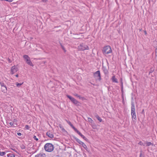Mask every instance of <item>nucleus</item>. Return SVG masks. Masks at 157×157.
<instances>
[{
  "label": "nucleus",
  "instance_id": "f257e3e1",
  "mask_svg": "<svg viewBox=\"0 0 157 157\" xmlns=\"http://www.w3.org/2000/svg\"><path fill=\"white\" fill-rule=\"evenodd\" d=\"M131 115L132 121L136 122V117L135 112V106L133 103L132 104Z\"/></svg>",
  "mask_w": 157,
  "mask_h": 157
},
{
  "label": "nucleus",
  "instance_id": "f03ea898",
  "mask_svg": "<svg viewBox=\"0 0 157 157\" xmlns=\"http://www.w3.org/2000/svg\"><path fill=\"white\" fill-rule=\"evenodd\" d=\"M54 148L53 145L49 143L46 144L44 146L45 150L48 152L52 151L53 150Z\"/></svg>",
  "mask_w": 157,
  "mask_h": 157
},
{
  "label": "nucleus",
  "instance_id": "7ed1b4c3",
  "mask_svg": "<svg viewBox=\"0 0 157 157\" xmlns=\"http://www.w3.org/2000/svg\"><path fill=\"white\" fill-rule=\"evenodd\" d=\"M67 96L70 100L76 106L80 105V103L75 98L72 97L71 96L69 95H67Z\"/></svg>",
  "mask_w": 157,
  "mask_h": 157
},
{
  "label": "nucleus",
  "instance_id": "20e7f679",
  "mask_svg": "<svg viewBox=\"0 0 157 157\" xmlns=\"http://www.w3.org/2000/svg\"><path fill=\"white\" fill-rule=\"evenodd\" d=\"M78 49L79 51H84L86 50H89V47L83 44H81L78 47Z\"/></svg>",
  "mask_w": 157,
  "mask_h": 157
},
{
  "label": "nucleus",
  "instance_id": "39448f33",
  "mask_svg": "<svg viewBox=\"0 0 157 157\" xmlns=\"http://www.w3.org/2000/svg\"><path fill=\"white\" fill-rule=\"evenodd\" d=\"M26 63L30 66H33V65L30 60L29 57L27 55H24L23 56Z\"/></svg>",
  "mask_w": 157,
  "mask_h": 157
},
{
  "label": "nucleus",
  "instance_id": "423d86ee",
  "mask_svg": "<svg viewBox=\"0 0 157 157\" xmlns=\"http://www.w3.org/2000/svg\"><path fill=\"white\" fill-rule=\"evenodd\" d=\"M111 52V49L109 46H107L105 47L103 50V53L105 54H108Z\"/></svg>",
  "mask_w": 157,
  "mask_h": 157
},
{
  "label": "nucleus",
  "instance_id": "0eeeda50",
  "mask_svg": "<svg viewBox=\"0 0 157 157\" xmlns=\"http://www.w3.org/2000/svg\"><path fill=\"white\" fill-rule=\"evenodd\" d=\"M94 77L96 78L98 80L100 81L101 80V74L99 71H98L95 72L94 74Z\"/></svg>",
  "mask_w": 157,
  "mask_h": 157
},
{
  "label": "nucleus",
  "instance_id": "6e6552de",
  "mask_svg": "<svg viewBox=\"0 0 157 157\" xmlns=\"http://www.w3.org/2000/svg\"><path fill=\"white\" fill-rule=\"evenodd\" d=\"M18 70L17 68L15 66L12 67L11 69V73L13 74Z\"/></svg>",
  "mask_w": 157,
  "mask_h": 157
},
{
  "label": "nucleus",
  "instance_id": "1a4fd4ad",
  "mask_svg": "<svg viewBox=\"0 0 157 157\" xmlns=\"http://www.w3.org/2000/svg\"><path fill=\"white\" fill-rule=\"evenodd\" d=\"M46 135L50 138H52L53 137V134L50 131H49L46 133Z\"/></svg>",
  "mask_w": 157,
  "mask_h": 157
},
{
  "label": "nucleus",
  "instance_id": "9d476101",
  "mask_svg": "<svg viewBox=\"0 0 157 157\" xmlns=\"http://www.w3.org/2000/svg\"><path fill=\"white\" fill-rule=\"evenodd\" d=\"M46 155L43 153H40L36 155L35 157H46Z\"/></svg>",
  "mask_w": 157,
  "mask_h": 157
},
{
  "label": "nucleus",
  "instance_id": "9b49d317",
  "mask_svg": "<svg viewBox=\"0 0 157 157\" xmlns=\"http://www.w3.org/2000/svg\"><path fill=\"white\" fill-rule=\"evenodd\" d=\"M111 79L113 82L116 83L118 82V81H117V79L115 78V76L114 75L112 77Z\"/></svg>",
  "mask_w": 157,
  "mask_h": 157
},
{
  "label": "nucleus",
  "instance_id": "f8f14e48",
  "mask_svg": "<svg viewBox=\"0 0 157 157\" xmlns=\"http://www.w3.org/2000/svg\"><path fill=\"white\" fill-rule=\"evenodd\" d=\"M75 140L76 141L78 142L79 144H80L81 145H82L84 143L81 141L80 140H79L77 138H75Z\"/></svg>",
  "mask_w": 157,
  "mask_h": 157
},
{
  "label": "nucleus",
  "instance_id": "ddd939ff",
  "mask_svg": "<svg viewBox=\"0 0 157 157\" xmlns=\"http://www.w3.org/2000/svg\"><path fill=\"white\" fill-rule=\"evenodd\" d=\"M1 90L2 91L5 93L7 90L6 86H2V87H1Z\"/></svg>",
  "mask_w": 157,
  "mask_h": 157
},
{
  "label": "nucleus",
  "instance_id": "4468645a",
  "mask_svg": "<svg viewBox=\"0 0 157 157\" xmlns=\"http://www.w3.org/2000/svg\"><path fill=\"white\" fill-rule=\"evenodd\" d=\"M7 156L8 157H15V155L12 153H10L7 155Z\"/></svg>",
  "mask_w": 157,
  "mask_h": 157
},
{
  "label": "nucleus",
  "instance_id": "2eb2a0df",
  "mask_svg": "<svg viewBox=\"0 0 157 157\" xmlns=\"http://www.w3.org/2000/svg\"><path fill=\"white\" fill-rule=\"evenodd\" d=\"M146 146H149L151 145H153L152 143H151V142H146Z\"/></svg>",
  "mask_w": 157,
  "mask_h": 157
},
{
  "label": "nucleus",
  "instance_id": "dca6fc26",
  "mask_svg": "<svg viewBox=\"0 0 157 157\" xmlns=\"http://www.w3.org/2000/svg\"><path fill=\"white\" fill-rule=\"evenodd\" d=\"M23 84V82L21 83H19L17 82L15 84L17 87H19Z\"/></svg>",
  "mask_w": 157,
  "mask_h": 157
},
{
  "label": "nucleus",
  "instance_id": "f3484780",
  "mask_svg": "<svg viewBox=\"0 0 157 157\" xmlns=\"http://www.w3.org/2000/svg\"><path fill=\"white\" fill-rule=\"evenodd\" d=\"M88 121L90 123H93V121L92 120V119L88 117Z\"/></svg>",
  "mask_w": 157,
  "mask_h": 157
},
{
  "label": "nucleus",
  "instance_id": "a211bd4d",
  "mask_svg": "<svg viewBox=\"0 0 157 157\" xmlns=\"http://www.w3.org/2000/svg\"><path fill=\"white\" fill-rule=\"evenodd\" d=\"M75 130V131L76 132L78 130L75 128L74 126L73 125L71 124L70 125Z\"/></svg>",
  "mask_w": 157,
  "mask_h": 157
},
{
  "label": "nucleus",
  "instance_id": "6ab92c4d",
  "mask_svg": "<svg viewBox=\"0 0 157 157\" xmlns=\"http://www.w3.org/2000/svg\"><path fill=\"white\" fill-rule=\"evenodd\" d=\"M79 136H80L82 138L83 136V135H82L80 132H79L78 130H77L76 132Z\"/></svg>",
  "mask_w": 157,
  "mask_h": 157
},
{
  "label": "nucleus",
  "instance_id": "aec40b11",
  "mask_svg": "<svg viewBox=\"0 0 157 157\" xmlns=\"http://www.w3.org/2000/svg\"><path fill=\"white\" fill-rule=\"evenodd\" d=\"M79 136H80L82 138L83 136V135H82L80 132H79L78 130H77L76 132Z\"/></svg>",
  "mask_w": 157,
  "mask_h": 157
},
{
  "label": "nucleus",
  "instance_id": "412c9836",
  "mask_svg": "<svg viewBox=\"0 0 157 157\" xmlns=\"http://www.w3.org/2000/svg\"><path fill=\"white\" fill-rule=\"evenodd\" d=\"M79 136H80L82 138L83 136V135H82L80 132H79L78 130H77L76 132Z\"/></svg>",
  "mask_w": 157,
  "mask_h": 157
},
{
  "label": "nucleus",
  "instance_id": "4be33fe9",
  "mask_svg": "<svg viewBox=\"0 0 157 157\" xmlns=\"http://www.w3.org/2000/svg\"><path fill=\"white\" fill-rule=\"evenodd\" d=\"M82 146L84 148H85L86 150H87V147L86 144L83 143L82 145Z\"/></svg>",
  "mask_w": 157,
  "mask_h": 157
},
{
  "label": "nucleus",
  "instance_id": "5701e85b",
  "mask_svg": "<svg viewBox=\"0 0 157 157\" xmlns=\"http://www.w3.org/2000/svg\"><path fill=\"white\" fill-rule=\"evenodd\" d=\"M78 98H79L80 99H81L82 100H84L86 99V98L84 97H81V96L78 95Z\"/></svg>",
  "mask_w": 157,
  "mask_h": 157
},
{
  "label": "nucleus",
  "instance_id": "b1692460",
  "mask_svg": "<svg viewBox=\"0 0 157 157\" xmlns=\"http://www.w3.org/2000/svg\"><path fill=\"white\" fill-rule=\"evenodd\" d=\"M6 153L5 152L3 151L0 152V155L2 156H3Z\"/></svg>",
  "mask_w": 157,
  "mask_h": 157
},
{
  "label": "nucleus",
  "instance_id": "393cba45",
  "mask_svg": "<svg viewBox=\"0 0 157 157\" xmlns=\"http://www.w3.org/2000/svg\"><path fill=\"white\" fill-rule=\"evenodd\" d=\"M25 128H26V129L28 130L29 129L30 127L29 125H26L25 126Z\"/></svg>",
  "mask_w": 157,
  "mask_h": 157
},
{
  "label": "nucleus",
  "instance_id": "a878e982",
  "mask_svg": "<svg viewBox=\"0 0 157 157\" xmlns=\"http://www.w3.org/2000/svg\"><path fill=\"white\" fill-rule=\"evenodd\" d=\"M138 144L140 145L145 146V144H144L142 142L140 141L138 143Z\"/></svg>",
  "mask_w": 157,
  "mask_h": 157
},
{
  "label": "nucleus",
  "instance_id": "bb28decb",
  "mask_svg": "<svg viewBox=\"0 0 157 157\" xmlns=\"http://www.w3.org/2000/svg\"><path fill=\"white\" fill-rule=\"evenodd\" d=\"M33 139L36 140V141H37L38 140V139L36 137V136H34L33 137Z\"/></svg>",
  "mask_w": 157,
  "mask_h": 157
},
{
  "label": "nucleus",
  "instance_id": "cd10ccee",
  "mask_svg": "<svg viewBox=\"0 0 157 157\" xmlns=\"http://www.w3.org/2000/svg\"><path fill=\"white\" fill-rule=\"evenodd\" d=\"M0 85L1 86V87H2V86H6L3 83H0Z\"/></svg>",
  "mask_w": 157,
  "mask_h": 157
},
{
  "label": "nucleus",
  "instance_id": "c85d7f7f",
  "mask_svg": "<svg viewBox=\"0 0 157 157\" xmlns=\"http://www.w3.org/2000/svg\"><path fill=\"white\" fill-rule=\"evenodd\" d=\"M61 48H62V49L63 50V51L65 52H66V50L64 47L63 45H61Z\"/></svg>",
  "mask_w": 157,
  "mask_h": 157
},
{
  "label": "nucleus",
  "instance_id": "c756f323",
  "mask_svg": "<svg viewBox=\"0 0 157 157\" xmlns=\"http://www.w3.org/2000/svg\"><path fill=\"white\" fill-rule=\"evenodd\" d=\"M66 121L67 122V123L69 125H70L71 124L70 121H68L67 120H66Z\"/></svg>",
  "mask_w": 157,
  "mask_h": 157
},
{
  "label": "nucleus",
  "instance_id": "7c9ffc66",
  "mask_svg": "<svg viewBox=\"0 0 157 157\" xmlns=\"http://www.w3.org/2000/svg\"><path fill=\"white\" fill-rule=\"evenodd\" d=\"M100 122H101L102 121V120L101 119V118L100 117H99V118L97 119Z\"/></svg>",
  "mask_w": 157,
  "mask_h": 157
},
{
  "label": "nucleus",
  "instance_id": "2f4dec72",
  "mask_svg": "<svg viewBox=\"0 0 157 157\" xmlns=\"http://www.w3.org/2000/svg\"><path fill=\"white\" fill-rule=\"evenodd\" d=\"M21 147L22 149H24L25 148V146L24 145H22L21 146Z\"/></svg>",
  "mask_w": 157,
  "mask_h": 157
},
{
  "label": "nucleus",
  "instance_id": "473e14b6",
  "mask_svg": "<svg viewBox=\"0 0 157 157\" xmlns=\"http://www.w3.org/2000/svg\"><path fill=\"white\" fill-rule=\"evenodd\" d=\"M5 1H8L9 2H12L13 1V0H5Z\"/></svg>",
  "mask_w": 157,
  "mask_h": 157
},
{
  "label": "nucleus",
  "instance_id": "72a5a7b5",
  "mask_svg": "<svg viewBox=\"0 0 157 157\" xmlns=\"http://www.w3.org/2000/svg\"><path fill=\"white\" fill-rule=\"evenodd\" d=\"M13 122H11L10 123V126H13Z\"/></svg>",
  "mask_w": 157,
  "mask_h": 157
},
{
  "label": "nucleus",
  "instance_id": "f704fd0d",
  "mask_svg": "<svg viewBox=\"0 0 157 157\" xmlns=\"http://www.w3.org/2000/svg\"><path fill=\"white\" fill-rule=\"evenodd\" d=\"M41 0L43 2H46L48 1V0Z\"/></svg>",
  "mask_w": 157,
  "mask_h": 157
},
{
  "label": "nucleus",
  "instance_id": "c9c22d12",
  "mask_svg": "<svg viewBox=\"0 0 157 157\" xmlns=\"http://www.w3.org/2000/svg\"><path fill=\"white\" fill-rule=\"evenodd\" d=\"M95 117L96 118H97V119H98V118H99V117H99V116L98 115H96V116H95Z\"/></svg>",
  "mask_w": 157,
  "mask_h": 157
},
{
  "label": "nucleus",
  "instance_id": "e433bc0d",
  "mask_svg": "<svg viewBox=\"0 0 157 157\" xmlns=\"http://www.w3.org/2000/svg\"><path fill=\"white\" fill-rule=\"evenodd\" d=\"M74 95L77 97H78V96L79 95H78L77 94H74Z\"/></svg>",
  "mask_w": 157,
  "mask_h": 157
},
{
  "label": "nucleus",
  "instance_id": "4c0bfd02",
  "mask_svg": "<svg viewBox=\"0 0 157 157\" xmlns=\"http://www.w3.org/2000/svg\"><path fill=\"white\" fill-rule=\"evenodd\" d=\"M17 135L19 136H21V134L20 132H18L17 133Z\"/></svg>",
  "mask_w": 157,
  "mask_h": 157
},
{
  "label": "nucleus",
  "instance_id": "58836bf2",
  "mask_svg": "<svg viewBox=\"0 0 157 157\" xmlns=\"http://www.w3.org/2000/svg\"><path fill=\"white\" fill-rule=\"evenodd\" d=\"M107 70H104V72L105 74H107Z\"/></svg>",
  "mask_w": 157,
  "mask_h": 157
},
{
  "label": "nucleus",
  "instance_id": "ea45409f",
  "mask_svg": "<svg viewBox=\"0 0 157 157\" xmlns=\"http://www.w3.org/2000/svg\"><path fill=\"white\" fill-rule=\"evenodd\" d=\"M144 157V156H142V153H141L140 154V157Z\"/></svg>",
  "mask_w": 157,
  "mask_h": 157
},
{
  "label": "nucleus",
  "instance_id": "a19ab883",
  "mask_svg": "<svg viewBox=\"0 0 157 157\" xmlns=\"http://www.w3.org/2000/svg\"><path fill=\"white\" fill-rule=\"evenodd\" d=\"M82 138L85 140H86V138L84 136Z\"/></svg>",
  "mask_w": 157,
  "mask_h": 157
},
{
  "label": "nucleus",
  "instance_id": "79ce46f5",
  "mask_svg": "<svg viewBox=\"0 0 157 157\" xmlns=\"http://www.w3.org/2000/svg\"><path fill=\"white\" fill-rule=\"evenodd\" d=\"M16 77H18V74H17L15 75Z\"/></svg>",
  "mask_w": 157,
  "mask_h": 157
},
{
  "label": "nucleus",
  "instance_id": "37998d69",
  "mask_svg": "<svg viewBox=\"0 0 157 157\" xmlns=\"http://www.w3.org/2000/svg\"><path fill=\"white\" fill-rule=\"evenodd\" d=\"M144 109H143L142 111V113L144 112Z\"/></svg>",
  "mask_w": 157,
  "mask_h": 157
}]
</instances>
